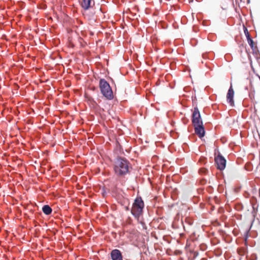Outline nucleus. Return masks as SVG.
I'll return each instance as SVG.
<instances>
[{
  "instance_id": "0eeeda50",
  "label": "nucleus",
  "mask_w": 260,
  "mask_h": 260,
  "mask_svg": "<svg viewBox=\"0 0 260 260\" xmlns=\"http://www.w3.org/2000/svg\"><path fill=\"white\" fill-rule=\"evenodd\" d=\"M111 255L112 260H122L121 253L119 250L114 249L112 250Z\"/></svg>"
},
{
  "instance_id": "9d476101",
  "label": "nucleus",
  "mask_w": 260,
  "mask_h": 260,
  "mask_svg": "<svg viewBox=\"0 0 260 260\" xmlns=\"http://www.w3.org/2000/svg\"><path fill=\"white\" fill-rule=\"evenodd\" d=\"M92 0H82L81 6L85 10L88 9L91 7Z\"/></svg>"
},
{
  "instance_id": "423d86ee",
  "label": "nucleus",
  "mask_w": 260,
  "mask_h": 260,
  "mask_svg": "<svg viewBox=\"0 0 260 260\" xmlns=\"http://www.w3.org/2000/svg\"><path fill=\"white\" fill-rule=\"evenodd\" d=\"M195 132L200 138H203L205 135V130L203 124L194 126Z\"/></svg>"
},
{
  "instance_id": "ddd939ff",
  "label": "nucleus",
  "mask_w": 260,
  "mask_h": 260,
  "mask_svg": "<svg viewBox=\"0 0 260 260\" xmlns=\"http://www.w3.org/2000/svg\"><path fill=\"white\" fill-rule=\"evenodd\" d=\"M249 41H250V42H251V43H252V40L249 39Z\"/></svg>"
},
{
  "instance_id": "f257e3e1",
  "label": "nucleus",
  "mask_w": 260,
  "mask_h": 260,
  "mask_svg": "<svg viewBox=\"0 0 260 260\" xmlns=\"http://www.w3.org/2000/svg\"><path fill=\"white\" fill-rule=\"evenodd\" d=\"M114 169L117 175H124L128 171V162L124 158H118L115 162Z\"/></svg>"
},
{
  "instance_id": "7ed1b4c3",
  "label": "nucleus",
  "mask_w": 260,
  "mask_h": 260,
  "mask_svg": "<svg viewBox=\"0 0 260 260\" xmlns=\"http://www.w3.org/2000/svg\"><path fill=\"white\" fill-rule=\"evenodd\" d=\"M192 122L193 126L201 125L203 124L200 113L197 108H194L192 114Z\"/></svg>"
},
{
  "instance_id": "9b49d317",
  "label": "nucleus",
  "mask_w": 260,
  "mask_h": 260,
  "mask_svg": "<svg viewBox=\"0 0 260 260\" xmlns=\"http://www.w3.org/2000/svg\"><path fill=\"white\" fill-rule=\"evenodd\" d=\"M43 213L46 215H50L52 212V209L49 205H44L42 208Z\"/></svg>"
},
{
  "instance_id": "20e7f679",
  "label": "nucleus",
  "mask_w": 260,
  "mask_h": 260,
  "mask_svg": "<svg viewBox=\"0 0 260 260\" xmlns=\"http://www.w3.org/2000/svg\"><path fill=\"white\" fill-rule=\"evenodd\" d=\"M215 161L218 169L223 170L225 169L226 160L222 156L219 155L217 157H215Z\"/></svg>"
},
{
  "instance_id": "f03ea898",
  "label": "nucleus",
  "mask_w": 260,
  "mask_h": 260,
  "mask_svg": "<svg viewBox=\"0 0 260 260\" xmlns=\"http://www.w3.org/2000/svg\"><path fill=\"white\" fill-rule=\"evenodd\" d=\"M100 88L103 96L107 100H112L113 98L112 90L109 84L104 79L100 80Z\"/></svg>"
},
{
  "instance_id": "39448f33",
  "label": "nucleus",
  "mask_w": 260,
  "mask_h": 260,
  "mask_svg": "<svg viewBox=\"0 0 260 260\" xmlns=\"http://www.w3.org/2000/svg\"><path fill=\"white\" fill-rule=\"evenodd\" d=\"M234 91L232 86H231L229 89L228 92L226 95V99L228 102L232 106H234V102L233 100L234 95Z\"/></svg>"
},
{
  "instance_id": "4468645a",
  "label": "nucleus",
  "mask_w": 260,
  "mask_h": 260,
  "mask_svg": "<svg viewBox=\"0 0 260 260\" xmlns=\"http://www.w3.org/2000/svg\"><path fill=\"white\" fill-rule=\"evenodd\" d=\"M246 31H247L246 28H245V32H246Z\"/></svg>"
},
{
  "instance_id": "6e6552de",
  "label": "nucleus",
  "mask_w": 260,
  "mask_h": 260,
  "mask_svg": "<svg viewBox=\"0 0 260 260\" xmlns=\"http://www.w3.org/2000/svg\"><path fill=\"white\" fill-rule=\"evenodd\" d=\"M143 211V209L140 208V207H137L133 206L132 207L131 212L133 215H134L136 217H139V216L141 214Z\"/></svg>"
},
{
  "instance_id": "f8f14e48",
  "label": "nucleus",
  "mask_w": 260,
  "mask_h": 260,
  "mask_svg": "<svg viewBox=\"0 0 260 260\" xmlns=\"http://www.w3.org/2000/svg\"><path fill=\"white\" fill-rule=\"evenodd\" d=\"M89 101H92L93 103H95V101H93V100L92 99H89Z\"/></svg>"
},
{
  "instance_id": "1a4fd4ad",
  "label": "nucleus",
  "mask_w": 260,
  "mask_h": 260,
  "mask_svg": "<svg viewBox=\"0 0 260 260\" xmlns=\"http://www.w3.org/2000/svg\"><path fill=\"white\" fill-rule=\"evenodd\" d=\"M133 206L140 207V208L143 209L144 207V203L141 198H136L134 203L133 204Z\"/></svg>"
}]
</instances>
